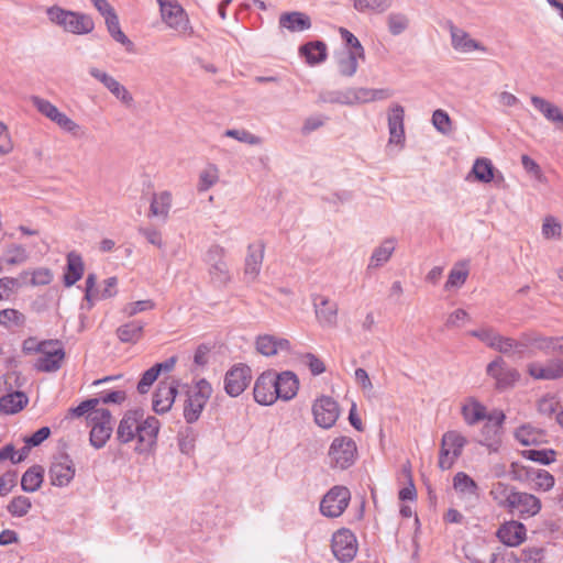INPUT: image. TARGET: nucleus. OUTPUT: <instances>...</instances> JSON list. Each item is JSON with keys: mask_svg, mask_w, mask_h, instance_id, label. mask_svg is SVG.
<instances>
[{"mask_svg": "<svg viewBox=\"0 0 563 563\" xmlns=\"http://www.w3.org/2000/svg\"><path fill=\"white\" fill-rule=\"evenodd\" d=\"M316 318L323 328H334L338 323V305L322 295L312 297Z\"/></svg>", "mask_w": 563, "mask_h": 563, "instance_id": "obj_15", "label": "nucleus"}, {"mask_svg": "<svg viewBox=\"0 0 563 563\" xmlns=\"http://www.w3.org/2000/svg\"><path fill=\"white\" fill-rule=\"evenodd\" d=\"M388 31L393 35L404 33L409 26V19L404 13H390L387 16Z\"/></svg>", "mask_w": 563, "mask_h": 563, "instance_id": "obj_54", "label": "nucleus"}, {"mask_svg": "<svg viewBox=\"0 0 563 563\" xmlns=\"http://www.w3.org/2000/svg\"><path fill=\"white\" fill-rule=\"evenodd\" d=\"M32 508V503L26 496L14 497L7 506V510L13 517H24Z\"/></svg>", "mask_w": 563, "mask_h": 563, "instance_id": "obj_51", "label": "nucleus"}, {"mask_svg": "<svg viewBox=\"0 0 563 563\" xmlns=\"http://www.w3.org/2000/svg\"><path fill=\"white\" fill-rule=\"evenodd\" d=\"M397 240L395 238L385 239L373 250L367 268L376 269L385 265L395 252Z\"/></svg>", "mask_w": 563, "mask_h": 563, "instance_id": "obj_27", "label": "nucleus"}, {"mask_svg": "<svg viewBox=\"0 0 563 563\" xmlns=\"http://www.w3.org/2000/svg\"><path fill=\"white\" fill-rule=\"evenodd\" d=\"M256 349L261 354L272 356L283 351H289L290 343L286 339L265 334L256 339Z\"/></svg>", "mask_w": 563, "mask_h": 563, "instance_id": "obj_28", "label": "nucleus"}, {"mask_svg": "<svg viewBox=\"0 0 563 563\" xmlns=\"http://www.w3.org/2000/svg\"><path fill=\"white\" fill-rule=\"evenodd\" d=\"M539 413L548 419H555L556 422H563V404L555 395H544L538 401Z\"/></svg>", "mask_w": 563, "mask_h": 563, "instance_id": "obj_31", "label": "nucleus"}, {"mask_svg": "<svg viewBox=\"0 0 563 563\" xmlns=\"http://www.w3.org/2000/svg\"><path fill=\"white\" fill-rule=\"evenodd\" d=\"M405 109L402 106L395 103L393 104L387 114L388 132H389V144L404 146L405 143Z\"/></svg>", "mask_w": 563, "mask_h": 563, "instance_id": "obj_17", "label": "nucleus"}, {"mask_svg": "<svg viewBox=\"0 0 563 563\" xmlns=\"http://www.w3.org/2000/svg\"><path fill=\"white\" fill-rule=\"evenodd\" d=\"M111 424H92L90 431V444L96 449H101L112 434Z\"/></svg>", "mask_w": 563, "mask_h": 563, "instance_id": "obj_49", "label": "nucleus"}, {"mask_svg": "<svg viewBox=\"0 0 563 563\" xmlns=\"http://www.w3.org/2000/svg\"><path fill=\"white\" fill-rule=\"evenodd\" d=\"M331 549L339 561H352L357 552V541L354 533L345 528L338 530L332 536Z\"/></svg>", "mask_w": 563, "mask_h": 563, "instance_id": "obj_8", "label": "nucleus"}, {"mask_svg": "<svg viewBox=\"0 0 563 563\" xmlns=\"http://www.w3.org/2000/svg\"><path fill=\"white\" fill-rule=\"evenodd\" d=\"M27 276H31L29 284L32 286H46L53 280V273L47 267H38L33 271H23L20 274L22 279Z\"/></svg>", "mask_w": 563, "mask_h": 563, "instance_id": "obj_47", "label": "nucleus"}, {"mask_svg": "<svg viewBox=\"0 0 563 563\" xmlns=\"http://www.w3.org/2000/svg\"><path fill=\"white\" fill-rule=\"evenodd\" d=\"M515 439L522 445H539L547 442L544 430L534 427V424H520L514 432Z\"/></svg>", "mask_w": 563, "mask_h": 563, "instance_id": "obj_25", "label": "nucleus"}, {"mask_svg": "<svg viewBox=\"0 0 563 563\" xmlns=\"http://www.w3.org/2000/svg\"><path fill=\"white\" fill-rule=\"evenodd\" d=\"M219 180V170L214 165H209L199 175L198 191H207Z\"/></svg>", "mask_w": 563, "mask_h": 563, "instance_id": "obj_55", "label": "nucleus"}, {"mask_svg": "<svg viewBox=\"0 0 563 563\" xmlns=\"http://www.w3.org/2000/svg\"><path fill=\"white\" fill-rule=\"evenodd\" d=\"M340 34L342 40L345 42L346 46L349 47L346 52H353L354 54H357L361 56V59L365 58V52L361 44V42L357 40V37L351 33L349 30L344 27H340Z\"/></svg>", "mask_w": 563, "mask_h": 563, "instance_id": "obj_60", "label": "nucleus"}, {"mask_svg": "<svg viewBox=\"0 0 563 563\" xmlns=\"http://www.w3.org/2000/svg\"><path fill=\"white\" fill-rule=\"evenodd\" d=\"M351 499V493L345 486L332 487L320 503V511L329 518H336L343 514Z\"/></svg>", "mask_w": 563, "mask_h": 563, "instance_id": "obj_7", "label": "nucleus"}, {"mask_svg": "<svg viewBox=\"0 0 563 563\" xmlns=\"http://www.w3.org/2000/svg\"><path fill=\"white\" fill-rule=\"evenodd\" d=\"M275 373L265 372L255 382L254 399L261 405H272L277 400Z\"/></svg>", "mask_w": 563, "mask_h": 563, "instance_id": "obj_16", "label": "nucleus"}, {"mask_svg": "<svg viewBox=\"0 0 563 563\" xmlns=\"http://www.w3.org/2000/svg\"><path fill=\"white\" fill-rule=\"evenodd\" d=\"M441 444L452 451L454 456H460L466 444V440L456 431H449L443 434Z\"/></svg>", "mask_w": 563, "mask_h": 563, "instance_id": "obj_50", "label": "nucleus"}, {"mask_svg": "<svg viewBox=\"0 0 563 563\" xmlns=\"http://www.w3.org/2000/svg\"><path fill=\"white\" fill-rule=\"evenodd\" d=\"M393 0H354V8L357 11L383 12L391 5Z\"/></svg>", "mask_w": 563, "mask_h": 563, "instance_id": "obj_59", "label": "nucleus"}, {"mask_svg": "<svg viewBox=\"0 0 563 563\" xmlns=\"http://www.w3.org/2000/svg\"><path fill=\"white\" fill-rule=\"evenodd\" d=\"M432 124L441 134H449L451 132L452 122L444 110L438 109L433 112Z\"/></svg>", "mask_w": 563, "mask_h": 563, "instance_id": "obj_61", "label": "nucleus"}, {"mask_svg": "<svg viewBox=\"0 0 563 563\" xmlns=\"http://www.w3.org/2000/svg\"><path fill=\"white\" fill-rule=\"evenodd\" d=\"M361 56L353 52H342L338 56V68L342 76L352 77L358 68Z\"/></svg>", "mask_w": 563, "mask_h": 563, "instance_id": "obj_43", "label": "nucleus"}, {"mask_svg": "<svg viewBox=\"0 0 563 563\" xmlns=\"http://www.w3.org/2000/svg\"><path fill=\"white\" fill-rule=\"evenodd\" d=\"M503 434V424H483L477 442L496 451L501 443Z\"/></svg>", "mask_w": 563, "mask_h": 563, "instance_id": "obj_35", "label": "nucleus"}, {"mask_svg": "<svg viewBox=\"0 0 563 563\" xmlns=\"http://www.w3.org/2000/svg\"><path fill=\"white\" fill-rule=\"evenodd\" d=\"M279 26L294 33L302 32L311 27V20L303 12H285L279 16Z\"/></svg>", "mask_w": 563, "mask_h": 563, "instance_id": "obj_30", "label": "nucleus"}, {"mask_svg": "<svg viewBox=\"0 0 563 563\" xmlns=\"http://www.w3.org/2000/svg\"><path fill=\"white\" fill-rule=\"evenodd\" d=\"M44 481V468L41 465H33L27 468L21 478V488L25 493L38 490Z\"/></svg>", "mask_w": 563, "mask_h": 563, "instance_id": "obj_36", "label": "nucleus"}, {"mask_svg": "<svg viewBox=\"0 0 563 563\" xmlns=\"http://www.w3.org/2000/svg\"><path fill=\"white\" fill-rule=\"evenodd\" d=\"M49 346L43 347L34 363V367L40 372L51 373L60 368L65 357L62 343L58 340H46Z\"/></svg>", "mask_w": 563, "mask_h": 563, "instance_id": "obj_9", "label": "nucleus"}, {"mask_svg": "<svg viewBox=\"0 0 563 563\" xmlns=\"http://www.w3.org/2000/svg\"><path fill=\"white\" fill-rule=\"evenodd\" d=\"M533 470H534V467L525 466V465L519 464L518 462H512L510 464V470L508 471V475L514 481H519V482L530 481L532 477L531 473L533 472Z\"/></svg>", "mask_w": 563, "mask_h": 563, "instance_id": "obj_62", "label": "nucleus"}, {"mask_svg": "<svg viewBox=\"0 0 563 563\" xmlns=\"http://www.w3.org/2000/svg\"><path fill=\"white\" fill-rule=\"evenodd\" d=\"M525 353L528 349L539 350L544 353L560 354L563 356V336H545L538 332L522 334Z\"/></svg>", "mask_w": 563, "mask_h": 563, "instance_id": "obj_11", "label": "nucleus"}, {"mask_svg": "<svg viewBox=\"0 0 563 563\" xmlns=\"http://www.w3.org/2000/svg\"><path fill=\"white\" fill-rule=\"evenodd\" d=\"M75 464L66 453L54 457L48 470L51 484L57 487H65L69 485L75 477Z\"/></svg>", "mask_w": 563, "mask_h": 563, "instance_id": "obj_10", "label": "nucleus"}, {"mask_svg": "<svg viewBox=\"0 0 563 563\" xmlns=\"http://www.w3.org/2000/svg\"><path fill=\"white\" fill-rule=\"evenodd\" d=\"M516 489L503 482H497L493 484L489 495L494 499V501L501 508L507 509L510 506L512 495Z\"/></svg>", "mask_w": 563, "mask_h": 563, "instance_id": "obj_41", "label": "nucleus"}, {"mask_svg": "<svg viewBox=\"0 0 563 563\" xmlns=\"http://www.w3.org/2000/svg\"><path fill=\"white\" fill-rule=\"evenodd\" d=\"M209 275L212 283L218 286H224L231 279L230 272L225 262L209 265Z\"/></svg>", "mask_w": 563, "mask_h": 563, "instance_id": "obj_52", "label": "nucleus"}, {"mask_svg": "<svg viewBox=\"0 0 563 563\" xmlns=\"http://www.w3.org/2000/svg\"><path fill=\"white\" fill-rule=\"evenodd\" d=\"M527 529L519 521H509L497 530V538L508 547H517L526 540Z\"/></svg>", "mask_w": 563, "mask_h": 563, "instance_id": "obj_23", "label": "nucleus"}, {"mask_svg": "<svg viewBox=\"0 0 563 563\" xmlns=\"http://www.w3.org/2000/svg\"><path fill=\"white\" fill-rule=\"evenodd\" d=\"M85 266L81 256L76 252L67 254L66 272L64 274V285L70 287L75 285L84 275Z\"/></svg>", "mask_w": 563, "mask_h": 563, "instance_id": "obj_34", "label": "nucleus"}, {"mask_svg": "<svg viewBox=\"0 0 563 563\" xmlns=\"http://www.w3.org/2000/svg\"><path fill=\"white\" fill-rule=\"evenodd\" d=\"M530 101L533 108L540 112L547 121L553 123L558 130L563 132V111L560 107L539 96H531Z\"/></svg>", "mask_w": 563, "mask_h": 563, "instance_id": "obj_21", "label": "nucleus"}, {"mask_svg": "<svg viewBox=\"0 0 563 563\" xmlns=\"http://www.w3.org/2000/svg\"><path fill=\"white\" fill-rule=\"evenodd\" d=\"M470 335L478 339L490 349H495L499 333L492 327H482L468 332Z\"/></svg>", "mask_w": 563, "mask_h": 563, "instance_id": "obj_58", "label": "nucleus"}, {"mask_svg": "<svg viewBox=\"0 0 563 563\" xmlns=\"http://www.w3.org/2000/svg\"><path fill=\"white\" fill-rule=\"evenodd\" d=\"M521 455L532 462H537L542 465H549L555 461L556 451L552 449H527L521 452Z\"/></svg>", "mask_w": 563, "mask_h": 563, "instance_id": "obj_46", "label": "nucleus"}, {"mask_svg": "<svg viewBox=\"0 0 563 563\" xmlns=\"http://www.w3.org/2000/svg\"><path fill=\"white\" fill-rule=\"evenodd\" d=\"M196 432L190 426H185L178 432L179 449L185 454H190L195 449Z\"/></svg>", "mask_w": 563, "mask_h": 563, "instance_id": "obj_53", "label": "nucleus"}, {"mask_svg": "<svg viewBox=\"0 0 563 563\" xmlns=\"http://www.w3.org/2000/svg\"><path fill=\"white\" fill-rule=\"evenodd\" d=\"M24 322V316L15 309H3L0 311V324L10 327L12 324L21 325Z\"/></svg>", "mask_w": 563, "mask_h": 563, "instance_id": "obj_63", "label": "nucleus"}, {"mask_svg": "<svg viewBox=\"0 0 563 563\" xmlns=\"http://www.w3.org/2000/svg\"><path fill=\"white\" fill-rule=\"evenodd\" d=\"M251 382V368L246 365L233 366L224 377V389L231 397L241 395Z\"/></svg>", "mask_w": 563, "mask_h": 563, "instance_id": "obj_13", "label": "nucleus"}, {"mask_svg": "<svg viewBox=\"0 0 563 563\" xmlns=\"http://www.w3.org/2000/svg\"><path fill=\"white\" fill-rule=\"evenodd\" d=\"M264 244L257 242L250 244L247 247V255L244 264V275L249 282H254L262 268L264 260Z\"/></svg>", "mask_w": 563, "mask_h": 563, "instance_id": "obj_22", "label": "nucleus"}, {"mask_svg": "<svg viewBox=\"0 0 563 563\" xmlns=\"http://www.w3.org/2000/svg\"><path fill=\"white\" fill-rule=\"evenodd\" d=\"M462 416L465 422H478L487 416L486 407L475 398H467L461 407Z\"/></svg>", "mask_w": 563, "mask_h": 563, "instance_id": "obj_39", "label": "nucleus"}, {"mask_svg": "<svg viewBox=\"0 0 563 563\" xmlns=\"http://www.w3.org/2000/svg\"><path fill=\"white\" fill-rule=\"evenodd\" d=\"M450 32H451L452 46L455 51H459L462 53H470L475 49L485 51V47L482 46L475 40L471 38L470 34L467 32H465L464 30L452 25L450 27Z\"/></svg>", "mask_w": 563, "mask_h": 563, "instance_id": "obj_32", "label": "nucleus"}, {"mask_svg": "<svg viewBox=\"0 0 563 563\" xmlns=\"http://www.w3.org/2000/svg\"><path fill=\"white\" fill-rule=\"evenodd\" d=\"M531 475L532 477L530 481L534 483V487L537 489L547 492L554 486L555 481L553 475L545 470L534 468Z\"/></svg>", "mask_w": 563, "mask_h": 563, "instance_id": "obj_57", "label": "nucleus"}, {"mask_svg": "<svg viewBox=\"0 0 563 563\" xmlns=\"http://www.w3.org/2000/svg\"><path fill=\"white\" fill-rule=\"evenodd\" d=\"M212 394L211 384L205 378L199 379L188 393L184 407L186 422H195L199 419L201 411Z\"/></svg>", "mask_w": 563, "mask_h": 563, "instance_id": "obj_5", "label": "nucleus"}, {"mask_svg": "<svg viewBox=\"0 0 563 563\" xmlns=\"http://www.w3.org/2000/svg\"><path fill=\"white\" fill-rule=\"evenodd\" d=\"M467 276L468 261L464 260L455 263L453 268L450 271L448 280L444 285L445 289L461 287L466 282Z\"/></svg>", "mask_w": 563, "mask_h": 563, "instance_id": "obj_42", "label": "nucleus"}, {"mask_svg": "<svg viewBox=\"0 0 563 563\" xmlns=\"http://www.w3.org/2000/svg\"><path fill=\"white\" fill-rule=\"evenodd\" d=\"M7 255L5 263L8 265H20L25 263L29 258L26 249L16 243L8 245Z\"/></svg>", "mask_w": 563, "mask_h": 563, "instance_id": "obj_56", "label": "nucleus"}, {"mask_svg": "<svg viewBox=\"0 0 563 563\" xmlns=\"http://www.w3.org/2000/svg\"><path fill=\"white\" fill-rule=\"evenodd\" d=\"M318 102L352 106L350 88L345 90L322 91L318 96Z\"/></svg>", "mask_w": 563, "mask_h": 563, "instance_id": "obj_48", "label": "nucleus"}, {"mask_svg": "<svg viewBox=\"0 0 563 563\" xmlns=\"http://www.w3.org/2000/svg\"><path fill=\"white\" fill-rule=\"evenodd\" d=\"M159 424H135L134 433L137 439L135 450L139 453L147 452L156 442Z\"/></svg>", "mask_w": 563, "mask_h": 563, "instance_id": "obj_29", "label": "nucleus"}, {"mask_svg": "<svg viewBox=\"0 0 563 563\" xmlns=\"http://www.w3.org/2000/svg\"><path fill=\"white\" fill-rule=\"evenodd\" d=\"M528 373L534 379L554 380L563 377V360L551 358L547 363L532 362Z\"/></svg>", "mask_w": 563, "mask_h": 563, "instance_id": "obj_19", "label": "nucleus"}, {"mask_svg": "<svg viewBox=\"0 0 563 563\" xmlns=\"http://www.w3.org/2000/svg\"><path fill=\"white\" fill-rule=\"evenodd\" d=\"M314 422H336L341 408L336 400L330 396L317 398L312 405Z\"/></svg>", "mask_w": 563, "mask_h": 563, "instance_id": "obj_18", "label": "nucleus"}, {"mask_svg": "<svg viewBox=\"0 0 563 563\" xmlns=\"http://www.w3.org/2000/svg\"><path fill=\"white\" fill-rule=\"evenodd\" d=\"M562 233L561 223L553 217L544 219L542 224V234L545 239H560Z\"/></svg>", "mask_w": 563, "mask_h": 563, "instance_id": "obj_64", "label": "nucleus"}, {"mask_svg": "<svg viewBox=\"0 0 563 563\" xmlns=\"http://www.w3.org/2000/svg\"><path fill=\"white\" fill-rule=\"evenodd\" d=\"M508 511L517 514L521 518L536 516L541 510V501L532 494L525 492H515L512 495Z\"/></svg>", "mask_w": 563, "mask_h": 563, "instance_id": "obj_12", "label": "nucleus"}, {"mask_svg": "<svg viewBox=\"0 0 563 563\" xmlns=\"http://www.w3.org/2000/svg\"><path fill=\"white\" fill-rule=\"evenodd\" d=\"M275 379L277 399L290 400L297 395L299 380L295 373L286 371L275 374Z\"/></svg>", "mask_w": 563, "mask_h": 563, "instance_id": "obj_24", "label": "nucleus"}, {"mask_svg": "<svg viewBox=\"0 0 563 563\" xmlns=\"http://www.w3.org/2000/svg\"><path fill=\"white\" fill-rule=\"evenodd\" d=\"M27 404V397L21 391L8 394L0 398V411L7 415L15 413Z\"/></svg>", "mask_w": 563, "mask_h": 563, "instance_id": "obj_40", "label": "nucleus"}, {"mask_svg": "<svg viewBox=\"0 0 563 563\" xmlns=\"http://www.w3.org/2000/svg\"><path fill=\"white\" fill-rule=\"evenodd\" d=\"M89 74L96 80L101 82L124 106L130 107L133 103V97L130 91L114 77L97 67H91L89 69Z\"/></svg>", "mask_w": 563, "mask_h": 563, "instance_id": "obj_14", "label": "nucleus"}, {"mask_svg": "<svg viewBox=\"0 0 563 563\" xmlns=\"http://www.w3.org/2000/svg\"><path fill=\"white\" fill-rule=\"evenodd\" d=\"M356 455V444L352 439L335 438L328 452L329 465L332 468L346 470L354 464Z\"/></svg>", "mask_w": 563, "mask_h": 563, "instance_id": "obj_4", "label": "nucleus"}, {"mask_svg": "<svg viewBox=\"0 0 563 563\" xmlns=\"http://www.w3.org/2000/svg\"><path fill=\"white\" fill-rule=\"evenodd\" d=\"M170 208L172 194L169 191L153 194L148 216L158 218L165 222L168 219Z\"/></svg>", "mask_w": 563, "mask_h": 563, "instance_id": "obj_33", "label": "nucleus"}, {"mask_svg": "<svg viewBox=\"0 0 563 563\" xmlns=\"http://www.w3.org/2000/svg\"><path fill=\"white\" fill-rule=\"evenodd\" d=\"M495 351L503 353L509 356L523 357L525 356V347H523V338L520 336L519 340H515L509 336H504L499 333Z\"/></svg>", "mask_w": 563, "mask_h": 563, "instance_id": "obj_37", "label": "nucleus"}, {"mask_svg": "<svg viewBox=\"0 0 563 563\" xmlns=\"http://www.w3.org/2000/svg\"><path fill=\"white\" fill-rule=\"evenodd\" d=\"M31 101L41 114L57 124L63 131L74 136H81L84 134L81 126L64 112H60L51 101L37 96H33Z\"/></svg>", "mask_w": 563, "mask_h": 563, "instance_id": "obj_3", "label": "nucleus"}, {"mask_svg": "<svg viewBox=\"0 0 563 563\" xmlns=\"http://www.w3.org/2000/svg\"><path fill=\"white\" fill-rule=\"evenodd\" d=\"M299 54L301 57H305L308 65L316 66L327 59L328 47L322 41H312L301 45L299 47Z\"/></svg>", "mask_w": 563, "mask_h": 563, "instance_id": "obj_26", "label": "nucleus"}, {"mask_svg": "<svg viewBox=\"0 0 563 563\" xmlns=\"http://www.w3.org/2000/svg\"><path fill=\"white\" fill-rule=\"evenodd\" d=\"M453 488L463 495L477 496L478 485L477 483L466 473L459 472L453 477Z\"/></svg>", "mask_w": 563, "mask_h": 563, "instance_id": "obj_44", "label": "nucleus"}, {"mask_svg": "<svg viewBox=\"0 0 563 563\" xmlns=\"http://www.w3.org/2000/svg\"><path fill=\"white\" fill-rule=\"evenodd\" d=\"M125 400V390L103 389L81 401L77 407L70 408L66 419L86 418L88 422H111Z\"/></svg>", "mask_w": 563, "mask_h": 563, "instance_id": "obj_1", "label": "nucleus"}, {"mask_svg": "<svg viewBox=\"0 0 563 563\" xmlns=\"http://www.w3.org/2000/svg\"><path fill=\"white\" fill-rule=\"evenodd\" d=\"M144 323L139 320L126 322L117 329V336L122 343H136L141 340Z\"/></svg>", "mask_w": 563, "mask_h": 563, "instance_id": "obj_38", "label": "nucleus"}, {"mask_svg": "<svg viewBox=\"0 0 563 563\" xmlns=\"http://www.w3.org/2000/svg\"><path fill=\"white\" fill-rule=\"evenodd\" d=\"M159 5L162 21L179 33L191 32L190 22L184 8L177 0H156Z\"/></svg>", "mask_w": 563, "mask_h": 563, "instance_id": "obj_6", "label": "nucleus"}, {"mask_svg": "<svg viewBox=\"0 0 563 563\" xmlns=\"http://www.w3.org/2000/svg\"><path fill=\"white\" fill-rule=\"evenodd\" d=\"M48 20L73 34H88L93 27V20L85 13L65 10L58 5L46 9Z\"/></svg>", "mask_w": 563, "mask_h": 563, "instance_id": "obj_2", "label": "nucleus"}, {"mask_svg": "<svg viewBox=\"0 0 563 563\" xmlns=\"http://www.w3.org/2000/svg\"><path fill=\"white\" fill-rule=\"evenodd\" d=\"M177 385L174 383L161 382L153 395L152 407L156 413L167 412L176 398Z\"/></svg>", "mask_w": 563, "mask_h": 563, "instance_id": "obj_20", "label": "nucleus"}, {"mask_svg": "<svg viewBox=\"0 0 563 563\" xmlns=\"http://www.w3.org/2000/svg\"><path fill=\"white\" fill-rule=\"evenodd\" d=\"M495 168L488 158H477L472 167L475 178L482 183H490L495 175Z\"/></svg>", "mask_w": 563, "mask_h": 563, "instance_id": "obj_45", "label": "nucleus"}]
</instances>
